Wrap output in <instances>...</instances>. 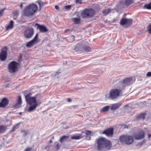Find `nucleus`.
<instances>
[{
	"label": "nucleus",
	"instance_id": "4468645a",
	"mask_svg": "<svg viewBox=\"0 0 151 151\" xmlns=\"http://www.w3.org/2000/svg\"><path fill=\"white\" fill-rule=\"evenodd\" d=\"M103 133L106 134L107 136H111L113 133V129L112 128L108 129L104 131Z\"/></svg>",
	"mask_w": 151,
	"mask_h": 151
},
{
	"label": "nucleus",
	"instance_id": "c9c22d12",
	"mask_svg": "<svg viewBox=\"0 0 151 151\" xmlns=\"http://www.w3.org/2000/svg\"><path fill=\"white\" fill-rule=\"evenodd\" d=\"M79 135L83 137V136H86V132H82L81 133V134H80Z\"/></svg>",
	"mask_w": 151,
	"mask_h": 151
},
{
	"label": "nucleus",
	"instance_id": "603ef678",
	"mask_svg": "<svg viewBox=\"0 0 151 151\" xmlns=\"http://www.w3.org/2000/svg\"><path fill=\"white\" fill-rule=\"evenodd\" d=\"M65 125H63V127L64 128H66V127H65Z\"/></svg>",
	"mask_w": 151,
	"mask_h": 151
},
{
	"label": "nucleus",
	"instance_id": "cd10ccee",
	"mask_svg": "<svg viewBox=\"0 0 151 151\" xmlns=\"http://www.w3.org/2000/svg\"><path fill=\"white\" fill-rule=\"evenodd\" d=\"M83 50L86 52H89L91 51V48L90 47L87 46H86L85 47L83 46Z\"/></svg>",
	"mask_w": 151,
	"mask_h": 151
},
{
	"label": "nucleus",
	"instance_id": "473e14b6",
	"mask_svg": "<svg viewBox=\"0 0 151 151\" xmlns=\"http://www.w3.org/2000/svg\"><path fill=\"white\" fill-rule=\"evenodd\" d=\"M147 31L151 35V24H150L147 27Z\"/></svg>",
	"mask_w": 151,
	"mask_h": 151
},
{
	"label": "nucleus",
	"instance_id": "8fccbe9b",
	"mask_svg": "<svg viewBox=\"0 0 151 151\" xmlns=\"http://www.w3.org/2000/svg\"><path fill=\"white\" fill-rule=\"evenodd\" d=\"M148 137H151V134H149L148 135Z\"/></svg>",
	"mask_w": 151,
	"mask_h": 151
},
{
	"label": "nucleus",
	"instance_id": "a18cd8bd",
	"mask_svg": "<svg viewBox=\"0 0 151 151\" xmlns=\"http://www.w3.org/2000/svg\"><path fill=\"white\" fill-rule=\"evenodd\" d=\"M56 148L57 150H58L60 149V147L58 144L56 145Z\"/></svg>",
	"mask_w": 151,
	"mask_h": 151
},
{
	"label": "nucleus",
	"instance_id": "79ce46f5",
	"mask_svg": "<svg viewBox=\"0 0 151 151\" xmlns=\"http://www.w3.org/2000/svg\"><path fill=\"white\" fill-rule=\"evenodd\" d=\"M32 148L30 147L27 148L24 151H31Z\"/></svg>",
	"mask_w": 151,
	"mask_h": 151
},
{
	"label": "nucleus",
	"instance_id": "2eb2a0df",
	"mask_svg": "<svg viewBox=\"0 0 151 151\" xmlns=\"http://www.w3.org/2000/svg\"><path fill=\"white\" fill-rule=\"evenodd\" d=\"M8 103V100L5 98H4L0 103V107H4L7 106Z\"/></svg>",
	"mask_w": 151,
	"mask_h": 151
},
{
	"label": "nucleus",
	"instance_id": "4be33fe9",
	"mask_svg": "<svg viewBox=\"0 0 151 151\" xmlns=\"http://www.w3.org/2000/svg\"><path fill=\"white\" fill-rule=\"evenodd\" d=\"M72 20L75 24H76L80 22L81 19L78 18H74L72 19Z\"/></svg>",
	"mask_w": 151,
	"mask_h": 151
},
{
	"label": "nucleus",
	"instance_id": "49530a36",
	"mask_svg": "<svg viewBox=\"0 0 151 151\" xmlns=\"http://www.w3.org/2000/svg\"><path fill=\"white\" fill-rule=\"evenodd\" d=\"M55 8L57 9V10H58L59 9V7L58 6H55Z\"/></svg>",
	"mask_w": 151,
	"mask_h": 151
},
{
	"label": "nucleus",
	"instance_id": "6ab92c4d",
	"mask_svg": "<svg viewBox=\"0 0 151 151\" xmlns=\"http://www.w3.org/2000/svg\"><path fill=\"white\" fill-rule=\"evenodd\" d=\"M121 106L120 104L117 103L114 104L111 106V109L112 110L116 109L120 107Z\"/></svg>",
	"mask_w": 151,
	"mask_h": 151
},
{
	"label": "nucleus",
	"instance_id": "a878e982",
	"mask_svg": "<svg viewBox=\"0 0 151 151\" xmlns=\"http://www.w3.org/2000/svg\"><path fill=\"white\" fill-rule=\"evenodd\" d=\"M111 9H110L104 10L102 12L104 16H106L111 11Z\"/></svg>",
	"mask_w": 151,
	"mask_h": 151
},
{
	"label": "nucleus",
	"instance_id": "f8f14e48",
	"mask_svg": "<svg viewBox=\"0 0 151 151\" xmlns=\"http://www.w3.org/2000/svg\"><path fill=\"white\" fill-rule=\"evenodd\" d=\"M35 26L36 27L37 29H39L40 31L42 32H46L47 31V29L46 27L43 25H39L37 23H36Z\"/></svg>",
	"mask_w": 151,
	"mask_h": 151
},
{
	"label": "nucleus",
	"instance_id": "7ed1b4c3",
	"mask_svg": "<svg viewBox=\"0 0 151 151\" xmlns=\"http://www.w3.org/2000/svg\"><path fill=\"white\" fill-rule=\"evenodd\" d=\"M38 6L35 4H32L26 6L24 9V15L29 17L34 14L38 9Z\"/></svg>",
	"mask_w": 151,
	"mask_h": 151
},
{
	"label": "nucleus",
	"instance_id": "393cba45",
	"mask_svg": "<svg viewBox=\"0 0 151 151\" xmlns=\"http://www.w3.org/2000/svg\"><path fill=\"white\" fill-rule=\"evenodd\" d=\"M127 19L124 18H122L120 22V24L122 25H124L126 24L127 23Z\"/></svg>",
	"mask_w": 151,
	"mask_h": 151
},
{
	"label": "nucleus",
	"instance_id": "f3484780",
	"mask_svg": "<svg viewBox=\"0 0 151 151\" xmlns=\"http://www.w3.org/2000/svg\"><path fill=\"white\" fill-rule=\"evenodd\" d=\"M22 102L21 98L20 96L18 97L17 102L14 104V106L16 108H18Z\"/></svg>",
	"mask_w": 151,
	"mask_h": 151
},
{
	"label": "nucleus",
	"instance_id": "b1692460",
	"mask_svg": "<svg viewBox=\"0 0 151 151\" xmlns=\"http://www.w3.org/2000/svg\"><path fill=\"white\" fill-rule=\"evenodd\" d=\"M69 137L68 136H63L60 139V141L61 143H62L64 141H66L68 137Z\"/></svg>",
	"mask_w": 151,
	"mask_h": 151
},
{
	"label": "nucleus",
	"instance_id": "423d86ee",
	"mask_svg": "<svg viewBox=\"0 0 151 151\" xmlns=\"http://www.w3.org/2000/svg\"><path fill=\"white\" fill-rule=\"evenodd\" d=\"M19 64L14 61L11 62L8 66V69L9 72L13 73L16 71L18 69Z\"/></svg>",
	"mask_w": 151,
	"mask_h": 151
},
{
	"label": "nucleus",
	"instance_id": "dca6fc26",
	"mask_svg": "<svg viewBox=\"0 0 151 151\" xmlns=\"http://www.w3.org/2000/svg\"><path fill=\"white\" fill-rule=\"evenodd\" d=\"M83 46L80 43H78L76 45L75 48V50L76 51H83Z\"/></svg>",
	"mask_w": 151,
	"mask_h": 151
},
{
	"label": "nucleus",
	"instance_id": "2f4dec72",
	"mask_svg": "<svg viewBox=\"0 0 151 151\" xmlns=\"http://www.w3.org/2000/svg\"><path fill=\"white\" fill-rule=\"evenodd\" d=\"M81 138V136H74L71 137V139H78Z\"/></svg>",
	"mask_w": 151,
	"mask_h": 151
},
{
	"label": "nucleus",
	"instance_id": "09e8293b",
	"mask_svg": "<svg viewBox=\"0 0 151 151\" xmlns=\"http://www.w3.org/2000/svg\"><path fill=\"white\" fill-rule=\"evenodd\" d=\"M67 101L68 102H70L71 101V99H68Z\"/></svg>",
	"mask_w": 151,
	"mask_h": 151
},
{
	"label": "nucleus",
	"instance_id": "f704fd0d",
	"mask_svg": "<svg viewBox=\"0 0 151 151\" xmlns=\"http://www.w3.org/2000/svg\"><path fill=\"white\" fill-rule=\"evenodd\" d=\"M18 124H17L15 126L13 129L11 131L12 132H13L16 129H18Z\"/></svg>",
	"mask_w": 151,
	"mask_h": 151
},
{
	"label": "nucleus",
	"instance_id": "7c9ffc66",
	"mask_svg": "<svg viewBox=\"0 0 151 151\" xmlns=\"http://www.w3.org/2000/svg\"><path fill=\"white\" fill-rule=\"evenodd\" d=\"M21 132L23 136H26L29 133V131L27 130H23Z\"/></svg>",
	"mask_w": 151,
	"mask_h": 151
},
{
	"label": "nucleus",
	"instance_id": "9b49d317",
	"mask_svg": "<svg viewBox=\"0 0 151 151\" xmlns=\"http://www.w3.org/2000/svg\"><path fill=\"white\" fill-rule=\"evenodd\" d=\"M134 137L135 139L138 140L143 138L144 137V133L143 131H140L134 134Z\"/></svg>",
	"mask_w": 151,
	"mask_h": 151
},
{
	"label": "nucleus",
	"instance_id": "0eeeda50",
	"mask_svg": "<svg viewBox=\"0 0 151 151\" xmlns=\"http://www.w3.org/2000/svg\"><path fill=\"white\" fill-rule=\"evenodd\" d=\"M133 82L131 78H127L124 79L122 83H119V84L121 85L119 88L123 89L126 86H129Z\"/></svg>",
	"mask_w": 151,
	"mask_h": 151
},
{
	"label": "nucleus",
	"instance_id": "5701e85b",
	"mask_svg": "<svg viewBox=\"0 0 151 151\" xmlns=\"http://www.w3.org/2000/svg\"><path fill=\"white\" fill-rule=\"evenodd\" d=\"M14 22L12 21L11 20L10 22V24L8 26L7 29H12L13 27L14 26Z\"/></svg>",
	"mask_w": 151,
	"mask_h": 151
},
{
	"label": "nucleus",
	"instance_id": "20e7f679",
	"mask_svg": "<svg viewBox=\"0 0 151 151\" xmlns=\"http://www.w3.org/2000/svg\"><path fill=\"white\" fill-rule=\"evenodd\" d=\"M122 89H114L110 91L109 98L110 99L114 100L122 96Z\"/></svg>",
	"mask_w": 151,
	"mask_h": 151
},
{
	"label": "nucleus",
	"instance_id": "37998d69",
	"mask_svg": "<svg viewBox=\"0 0 151 151\" xmlns=\"http://www.w3.org/2000/svg\"><path fill=\"white\" fill-rule=\"evenodd\" d=\"M147 76L148 77H150L151 76V72H148L147 74H146Z\"/></svg>",
	"mask_w": 151,
	"mask_h": 151
},
{
	"label": "nucleus",
	"instance_id": "bb28decb",
	"mask_svg": "<svg viewBox=\"0 0 151 151\" xmlns=\"http://www.w3.org/2000/svg\"><path fill=\"white\" fill-rule=\"evenodd\" d=\"M132 0H125L124 1V4L126 6H128L132 4Z\"/></svg>",
	"mask_w": 151,
	"mask_h": 151
},
{
	"label": "nucleus",
	"instance_id": "c85d7f7f",
	"mask_svg": "<svg viewBox=\"0 0 151 151\" xmlns=\"http://www.w3.org/2000/svg\"><path fill=\"white\" fill-rule=\"evenodd\" d=\"M110 106H106L103 107L101 110V111L103 112H105L109 110Z\"/></svg>",
	"mask_w": 151,
	"mask_h": 151
},
{
	"label": "nucleus",
	"instance_id": "f257e3e1",
	"mask_svg": "<svg viewBox=\"0 0 151 151\" xmlns=\"http://www.w3.org/2000/svg\"><path fill=\"white\" fill-rule=\"evenodd\" d=\"M31 95V93H29L25 96L26 102L29 105L27 111L30 112L35 111L38 105L36 97H32Z\"/></svg>",
	"mask_w": 151,
	"mask_h": 151
},
{
	"label": "nucleus",
	"instance_id": "ddd939ff",
	"mask_svg": "<svg viewBox=\"0 0 151 151\" xmlns=\"http://www.w3.org/2000/svg\"><path fill=\"white\" fill-rule=\"evenodd\" d=\"M38 35V34H37L32 40L27 43L26 44V46L27 47H30L33 45L34 43L36 42Z\"/></svg>",
	"mask_w": 151,
	"mask_h": 151
},
{
	"label": "nucleus",
	"instance_id": "aec40b11",
	"mask_svg": "<svg viewBox=\"0 0 151 151\" xmlns=\"http://www.w3.org/2000/svg\"><path fill=\"white\" fill-rule=\"evenodd\" d=\"M133 20L131 19H127L126 25H127V27L131 26Z\"/></svg>",
	"mask_w": 151,
	"mask_h": 151
},
{
	"label": "nucleus",
	"instance_id": "c03bdc74",
	"mask_svg": "<svg viewBox=\"0 0 151 151\" xmlns=\"http://www.w3.org/2000/svg\"><path fill=\"white\" fill-rule=\"evenodd\" d=\"M71 32V31L69 29H67L65 31V32L70 33Z\"/></svg>",
	"mask_w": 151,
	"mask_h": 151
},
{
	"label": "nucleus",
	"instance_id": "9d476101",
	"mask_svg": "<svg viewBox=\"0 0 151 151\" xmlns=\"http://www.w3.org/2000/svg\"><path fill=\"white\" fill-rule=\"evenodd\" d=\"M7 48L6 47H3L0 53V59L1 61H4L6 59Z\"/></svg>",
	"mask_w": 151,
	"mask_h": 151
},
{
	"label": "nucleus",
	"instance_id": "864d4df0",
	"mask_svg": "<svg viewBox=\"0 0 151 151\" xmlns=\"http://www.w3.org/2000/svg\"><path fill=\"white\" fill-rule=\"evenodd\" d=\"M50 143H52V140H50Z\"/></svg>",
	"mask_w": 151,
	"mask_h": 151
},
{
	"label": "nucleus",
	"instance_id": "a211bd4d",
	"mask_svg": "<svg viewBox=\"0 0 151 151\" xmlns=\"http://www.w3.org/2000/svg\"><path fill=\"white\" fill-rule=\"evenodd\" d=\"M6 126L0 125V134L4 133L7 129Z\"/></svg>",
	"mask_w": 151,
	"mask_h": 151
},
{
	"label": "nucleus",
	"instance_id": "6e6d98bb",
	"mask_svg": "<svg viewBox=\"0 0 151 151\" xmlns=\"http://www.w3.org/2000/svg\"><path fill=\"white\" fill-rule=\"evenodd\" d=\"M21 114V113H20V114Z\"/></svg>",
	"mask_w": 151,
	"mask_h": 151
},
{
	"label": "nucleus",
	"instance_id": "72a5a7b5",
	"mask_svg": "<svg viewBox=\"0 0 151 151\" xmlns=\"http://www.w3.org/2000/svg\"><path fill=\"white\" fill-rule=\"evenodd\" d=\"M69 39L70 40V41H69L72 42L74 40V37L73 35H72L69 37Z\"/></svg>",
	"mask_w": 151,
	"mask_h": 151
},
{
	"label": "nucleus",
	"instance_id": "4c0bfd02",
	"mask_svg": "<svg viewBox=\"0 0 151 151\" xmlns=\"http://www.w3.org/2000/svg\"><path fill=\"white\" fill-rule=\"evenodd\" d=\"M86 136L90 135L91 133V132L89 130H86Z\"/></svg>",
	"mask_w": 151,
	"mask_h": 151
},
{
	"label": "nucleus",
	"instance_id": "a19ab883",
	"mask_svg": "<svg viewBox=\"0 0 151 151\" xmlns=\"http://www.w3.org/2000/svg\"><path fill=\"white\" fill-rule=\"evenodd\" d=\"M65 9L68 10L70 8L71 6L70 5L66 6H65Z\"/></svg>",
	"mask_w": 151,
	"mask_h": 151
},
{
	"label": "nucleus",
	"instance_id": "ea45409f",
	"mask_svg": "<svg viewBox=\"0 0 151 151\" xmlns=\"http://www.w3.org/2000/svg\"><path fill=\"white\" fill-rule=\"evenodd\" d=\"M76 4H82V1L81 0H76Z\"/></svg>",
	"mask_w": 151,
	"mask_h": 151
},
{
	"label": "nucleus",
	"instance_id": "3c124183",
	"mask_svg": "<svg viewBox=\"0 0 151 151\" xmlns=\"http://www.w3.org/2000/svg\"><path fill=\"white\" fill-rule=\"evenodd\" d=\"M57 74H59V73L58 72H57L54 75L55 76L56 75H57Z\"/></svg>",
	"mask_w": 151,
	"mask_h": 151
},
{
	"label": "nucleus",
	"instance_id": "de8ad7c7",
	"mask_svg": "<svg viewBox=\"0 0 151 151\" xmlns=\"http://www.w3.org/2000/svg\"><path fill=\"white\" fill-rule=\"evenodd\" d=\"M18 14V12L17 11L14 12V14Z\"/></svg>",
	"mask_w": 151,
	"mask_h": 151
},
{
	"label": "nucleus",
	"instance_id": "1a4fd4ad",
	"mask_svg": "<svg viewBox=\"0 0 151 151\" xmlns=\"http://www.w3.org/2000/svg\"><path fill=\"white\" fill-rule=\"evenodd\" d=\"M34 34V30L31 28L27 29L24 33V35L26 38L29 39L31 38Z\"/></svg>",
	"mask_w": 151,
	"mask_h": 151
},
{
	"label": "nucleus",
	"instance_id": "c756f323",
	"mask_svg": "<svg viewBox=\"0 0 151 151\" xmlns=\"http://www.w3.org/2000/svg\"><path fill=\"white\" fill-rule=\"evenodd\" d=\"M144 7L148 9H151V3L148 4H145L144 5Z\"/></svg>",
	"mask_w": 151,
	"mask_h": 151
},
{
	"label": "nucleus",
	"instance_id": "58836bf2",
	"mask_svg": "<svg viewBox=\"0 0 151 151\" xmlns=\"http://www.w3.org/2000/svg\"><path fill=\"white\" fill-rule=\"evenodd\" d=\"M38 3L39 4V5L40 6V8L41 6H43L44 4V3L43 2H42V1H39L38 2Z\"/></svg>",
	"mask_w": 151,
	"mask_h": 151
},
{
	"label": "nucleus",
	"instance_id": "e433bc0d",
	"mask_svg": "<svg viewBox=\"0 0 151 151\" xmlns=\"http://www.w3.org/2000/svg\"><path fill=\"white\" fill-rule=\"evenodd\" d=\"M4 9L0 10V17H1L4 14Z\"/></svg>",
	"mask_w": 151,
	"mask_h": 151
},
{
	"label": "nucleus",
	"instance_id": "f03ea898",
	"mask_svg": "<svg viewBox=\"0 0 151 151\" xmlns=\"http://www.w3.org/2000/svg\"><path fill=\"white\" fill-rule=\"evenodd\" d=\"M97 148L99 150H108L111 147V142L105 138L101 137L97 140Z\"/></svg>",
	"mask_w": 151,
	"mask_h": 151
},
{
	"label": "nucleus",
	"instance_id": "412c9836",
	"mask_svg": "<svg viewBox=\"0 0 151 151\" xmlns=\"http://www.w3.org/2000/svg\"><path fill=\"white\" fill-rule=\"evenodd\" d=\"M145 114L144 113L141 114L137 116V117L138 119L144 120L145 118Z\"/></svg>",
	"mask_w": 151,
	"mask_h": 151
},
{
	"label": "nucleus",
	"instance_id": "6e6552de",
	"mask_svg": "<svg viewBox=\"0 0 151 151\" xmlns=\"http://www.w3.org/2000/svg\"><path fill=\"white\" fill-rule=\"evenodd\" d=\"M94 11L93 9H86L83 11L81 14L83 18H88L93 15Z\"/></svg>",
	"mask_w": 151,
	"mask_h": 151
},
{
	"label": "nucleus",
	"instance_id": "5fc2aeb1",
	"mask_svg": "<svg viewBox=\"0 0 151 151\" xmlns=\"http://www.w3.org/2000/svg\"><path fill=\"white\" fill-rule=\"evenodd\" d=\"M21 7H22V5H21Z\"/></svg>",
	"mask_w": 151,
	"mask_h": 151
},
{
	"label": "nucleus",
	"instance_id": "39448f33",
	"mask_svg": "<svg viewBox=\"0 0 151 151\" xmlns=\"http://www.w3.org/2000/svg\"><path fill=\"white\" fill-rule=\"evenodd\" d=\"M119 139L122 143L127 145H131L133 141V138L132 136L127 135H121L119 137Z\"/></svg>",
	"mask_w": 151,
	"mask_h": 151
}]
</instances>
